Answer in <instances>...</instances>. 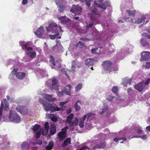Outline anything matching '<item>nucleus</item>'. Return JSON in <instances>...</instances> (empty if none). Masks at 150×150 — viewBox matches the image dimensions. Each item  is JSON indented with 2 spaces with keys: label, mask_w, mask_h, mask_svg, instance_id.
<instances>
[{
  "label": "nucleus",
  "mask_w": 150,
  "mask_h": 150,
  "mask_svg": "<svg viewBox=\"0 0 150 150\" xmlns=\"http://www.w3.org/2000/svg\"><path fill=\"white\" fill-rule=\"evenodd\" d=\"M39 102L42 104V105L44 110L46 111L51 110L52 112L59 111L62 110V108L58 107L55 104H50L47 102H44V101L40 99Z\"/></svg>",
  "instance_id": "obj_1"
},
{
  "label": "nucleus",
  "mask_w": 150,
  "mask_h": 150,
  "mask_svg": "<svg viewBox=\"0 0 150 150\" xmlns=\"http://www.w3.org/2000/svg\"><path fill=\"white\" fill-rule=\"evenodd\" d=\"M103 1V0H96L94 1V4L99 8L104 10H105L107 7L111 6L109 1H105L104 2L102 3Z\"/></svg>",
  "instance_id": "obj_2"
},
{
  "label": "nucleus",
  "mask_w": 150,
  "mask_h": 150,
  "mask_svg": "<svg viewBox=\"0 0 150 150\" xmlns=\"http://www.w3.org/2000/svg\"><path fill=\"white\" fill-rule=\"evenodd\" d=\"M8 118L10 120L16 123H18L21 121L20 117L15 111L13 110H10Z\"/></svg>",
  "instance_id": "obj_3"
},
{
  "label": "nucleus",
  "mask_w": 150,
  "mask_h": 150,
  "mask_svg": "<svg viewBox=\"0 0 150 150\" xmlns=\"http://www.w3.org/2000/svg\"><path fill=\"white\" fill-rule=\"evenodd\" d=\"M124 18L127 22L129 21L131 23L140 24L144 21L145 18V16H143L141 18H138L137 20H136V19L134 18H131L129 17H125Z\"/></svg>",
  "instance_id": "obj_4"
},
{
  "label": "nucleus",
  "mask_w": 150,
  "mask_h": 150,
  "mask_svg": "<svg viewBox=\"0 0 150 150\" xmlns=\"http://www.w3.org/2000/svg\"><path fill=\"white\" fill-rule=\"evenodd\" d=\"M112 63L109 61H105L102 64V66L105 71H109V72L114 70L111 67Z\"/></svg>",
  "instance_id": "obj_5"
},
{
  "label": "nucleus",
  "mask_w": 150,
  "mask_h": 150,
  "mask_svg": "<svg viewBox=\"0 0 150 150\" xmlns=\"http://www.w3.org/2000/svg\"><path fill=\"white\" fill-rule=\"evenodd\" d=\"M101 16L100 12L98 13H92L91 14L90 20L94 23H98L99 22V18Z\"/></svg>",
  "instance_id": "obj_6"
},
{
  "label": "nucleus",
  "mask_w": 150,
  "mask_h": 150,
  "mask_svg": "<svg viewBox=\"0 0 150 150\" xmlns=\"http://www.w3.org/2000/svg\"><path fill=\"white\" fill-rule=\"evenodd\" d=\"M17 111L23 115H26L28 114V110L27 108L25 106L22 105H18L16 108Z\"/></svg>",
  "instance_id": "obj_7"
},
{
  "label": "nucleus",
  "mask_w": 150,
  "mask_h": 150,
  "mask_svg": "<svg viewBox=\"0 0 150 150\" xmlns=\"http://www.w3.org/2000/svg\"><path fill=\"white\" fill-rule=\"evenodd\" d=\"M150 59V52L147 51H144L141 54V60L145 61Z\"/></svg>",
  "instance_id": "obj_8"
},
{
  "label": "nucleus",
  "mask_w": 150,
  "mask_h": 150,
  "mask_svg": "<svg viewBox=\"0 0 150 150\" xmlns=\"http://www.w3.org/2000/svg\"><path fill=\"white\" fill-rule=\"evenodd\" d=\"M71 12L74 13H80L82 11V9L79 5L73 6L72 8L70 9Z\"/></svg>",
  "instance_id": "obj_9"
},
{
  "label": "nucleus",
  "mask_w": 150,
  "mask_h": 150,
  "mask_svg": "<svg viewBox=\"0 0 150 150\" xmlns=\"http://www.w3.org/2000/svg\"><path fill=\"white\" fill-rule=\"evenodd\" d=\"M20 44L22 49L23 50L26 49L27 51L31 50H33L32 47H28L29 45V43L28 42H21Z\"/></svg>",
  "instance_id": "obj_10"
},
{
  "label": "nucleus",
  "mask_w": 150,
  "mask_h": 150,
  "mask_svg": "<svg viewBox=\"0 0 150 150\" xmlns=\"http://www.w3.org/2000/svg\"><path fill=\"white\" fill-rule=\"evenodd\" d=\"M44 31L43 27L41 26L35 32V33L39 37H42Z\"/></svg>",
  "instance_id": "obj_11"
},
{
  "label": "nucleus",
  "mask_w": 150,
  "mask_h": 150,
  "mask_svg": "<svg viewBox=\"0 0 150 150\" xmlns=\"http://www.w3.org/2000/svg\"><path fill=\"white\" fill-rule=\"evenodd\" d=\"M49 124L48 122H46L44 124L45 129L42 132V134L43 135L47 134L48 133L49 129Z\"/></svg>",
  "instance_id": "obj_12"
},
{
  "label": "nucleus",
  "mask_w": 150,
  "mask_h": 150,
  "mask_svg": "<svg viewBox=\"0 0 150 150\" xmlns=\"http://www.w3.org/2000/svg\"><path fill=\"white\" fill-rule=\"evenodd\" d=\"M134 87L139 91H142L144 88L143 84L141 83L134 85Z\"/></svg>",
  "instance_id": "obj_13"
},
{
  "label": "nucleus",
  "mask_w": 150,
  "mask_h": 150,
  "mask_svg": "<svg viewBox=\"0 0 150 150\" xmlns=\"http://www.w3.org/2000/svg\"><path fill=\"white\" fill-rule=\"evenodd\" d=\"M94 60L93 59H89L86 60L85 61V64L89 67L92 66L93 64Z\"/></svg>",
  "instance_id": "obj_14"
},
{
  "label": "nucleus",
  "mask_w": 150,
  "mask_h": 150,
  "mask_svg": "<svg viewBox=\"0 0 150 150\" xmlns=\"http://www.w3.org/2000/svg\"><path fill=\"white\" fill-rule=\"evenodd\" d=\"M57 26V24L54 22H51L49 24L48 27H47L46 29L47 31H50L53 29L54 27H56Z\"/></svg>",
  "instance_id": "obj_15"
},
{
  "label": "nucleus",
  "mask_w": 150,
  "mask_h": 150,
  "mask_svg": "<svg viewBox=\"0 0 150 150\" xmlns=\"http://www.w3.org/2000/svg\"><path fill=\"white\" fill-rule=\"evenodd\" d=\"M25 73L18 72L16 74V76L18 79H23L25 76Z\"/></svg>",
  "instance_id": "obj_16"
},
{
  "label": "nucleus",
  "mask_w": 150,
  "mask_h": 150,
  "mask_svg": "<svg viewBox=\"0 0 150 150\" xmlns=\"http://www.w3.org/2000/svg\"><path fill=\"white\" fill-rule=\"evenodd\" d=\"M74 116V114H71L67 116V119L66 120V122L68 123L70 126L72 122V120Z\"/></svg>",
  "instance_id": "obj_17"
},
{
  "label": "nucleus",
  "mask_w": 150,
  "mask_h": 150,
  "mask_svg": "<svg viewBox=\"0 0 150 150\" xmlns=\"http://www.w3.org/2000/svg\"><path fill=\"white\" fill-rule=\"evenodd\" d=\"M27 54L31 59L35 58L36 55L35 52L34 51L28 52L27 53Z\"/></svg>",
  "instance_id": "obj_18"
},
{
  "label": "nucleus",
  "mask_w": 150,
  "mask_h": 150,
  "mask_svg": "<svg viewBox=\"0 0 150 150\" xmlns=\"http://www.w3.org/2000/svg\"><path fill=\"white\" fill-rule=\"evenodd\" d=\"M56 132V127L54 125H52L51 126L50 129V134L51 135L54 134Z\"/></svg>",
  "instance_id": "obj_19"
},
{
  "label": "nucleus",
  "mask_w": 150,
  "mask_h": 150,
  "mask_svg": "<svg viewBox=\"0 0 150 150\" xmlns=\"http://www.w3.org/2000/svg\"><path fill=\"white\" fill-rule=\"evenodd\" d=\"M126 11L129 16L134 17L135 16L136 10L135 9L133 11L127 10Z\"/></svg>",
  "instance_id": "obj_20"
},
{
  "label": "nucleus",
  "mask_w": 150,
  "mask_h": 150,
  "mask_svg": "<svg viewBox=\"0 0 150 150\" xmlns=\"http://www.w3.org/2000/svg\"><path fill=\"white\" fill-rule=\"evenodd\" d=\"M71 139L68 138L66 139L62 144V146L63 147H65L67 146L68 144H71Z\"/></svg>",
  "instance_id": "obj_21"
},
{
  "label": "nucleus",
  "mask_w": 150,
  "mask_h": 150,
  "mask_svg": "<svg viewBox=\"0 0 150 150\" xmlns=\"http://www.w3.org/2000/svg\"><path fill=\"white\" fill-rule=\"evenodd\" d=\"M52 96L51 95L46 94L45 96V99L49 101H54L56 100V99L52 98Z\"/></svg>",
  "instance_id": "obj_22"
},
{
  "label": "nucleus",
  "mask_w": 150,
  "mask_h": 150,
  "mask_svg": "<svg viewBox=\"0 0 150 150\" xmlns=\"http://www.w3.org/2000/svg\"><path fill=\"white\" fill-rule=\"evenodd\" d=\"M105 146V142L100 143L95 145L93 147V149H95L96 148H100L104 147Z\"/></svg>",
  "instance_id": "obj_23"
},
{
  "label": "nucleus",
  "mask_w": 150,
  "mask_h": 150,
  "mask_svg": "<svg viewBox=\"0 0 150 150\" xmlns=\"http://www.w3.org/2000/svg\"><path fill=\"white\" fill-rule=\"evenodd\" d=\"M71 88V86L69 84L68 85L65 87L64 91H65L67 94L68 95H70V94Z\"/></svg>",
  "instance_id": "obj_24"
},
{
  "label": "nucleus",
  "mask_w": 150,
  "mask_h": 150,
  "mask_svg": "<svg viewBox=\"0 0 150 150\" xmlns=\"http://www.w3.org/2000/svg\"><path fill=\"white\" fill-rule=\"evenodd\" d=\"M58 136L59 139L62 140L64 139L66 137V134L63 133L61 132H60L58 134Z\"/></svg>",
  "instance_id": "obj_25"
},
{
  "label": "nucleus",
  "mask_w": 150,
  "mask_h": 150,
  "mask_svg": "<svg viewBox=\"0 0 150 150\" xmlns=\"http://www.w3.org/2000/svg\"><path fill=\"white\" fill-rule=\"evenodd\" d=\"M81 105V102L80 101H78L75 103L74 105V107L76 111L79 110L80 109V105Z\"/></svg>",
  "instance_id": "obj_26"
},
{
  "label": "nucleus",
  "mask_w": 150,
  "mask_h": 150,
  "mask_svg": "<svg viewBox=\"0 0 150 150\" xmlns=\"http://www.w3.org/2000/svg\"><path fill=\"white\" fill-rule=\"evenodd\" d=\"M54 143L53 142H50L47 146L46 147V150H51L53 147Z\"/></svg>",
  "instance_id": "obj_27"
},
{
  "label": "nucleus",
  "mask_w": 150,
  "mask_h": 150,
  "mask_svg": "<svg viewBox=\"0 0 150 150\" xmlns=\"http://www.w3.org/2000/svg\"><path fill=\"white\" fill-rule=\"evenodd\" d=\"M141 127H135L134 129L136 133H137L138 134L140 133H143V130L141 129Z\"/></svg>",
  "instance_id": "obj_28"
},
{
  "label": "nucleus",
  "mask_w": 150,
  "mask_h": 150,
  "mask_svg": "<svg viewBox=\"0 0 150 150\" xmlns=\"http://www.w3.org/2000/svg\"><path fill=\"white\" fill-rule=\"evenodd\" d=\"M78 120L77 118H76L72 122L70 126H73V125L76 126L78 125Z\"/></svg>",
  "instance_id": "obj_29"
},
{
  "label": "nucleus",
  "mask_w": 150,
  "mask_h": 150,
  "mask_svg": "<svg viewBox=\"0 0 150 150\" xmlns=\"http://www.w3.org/2000/svg\"><path fill=\"white\" fill-rule=\"evenodd\" d=\"M90 11L92 12L93 13H98L100 12L98 11L95 6H92L90 7Z\"/></svg>",
  "instance_id": "obj_30"
},
{
  "label": "nucleus",
  "mask_w": 150,
  "mask_h": 150,
  "mask_svg": "<svg viewBox=\"0 0 150 150\" xmlns=\"http://www.w3.org/2000/svg\"><path fill=\"white\" fill-rule=\"evenodd\" d=\"M4 101L5 104L4 109L5 110L7 111L8 109L9 103L6 100V99H5L4 100Z\"/></svg>",
  "instance_id": "obj_31"
},
{
  "label": "nucleus",
  "mask_w": 150,
  "mask_h": 150,
  "mask_svg": "<svg viewBox=\"0 0 150 150\" xmlns=\"http://www.w3.org/2000/svg\"><path fill=\"white\" fill-rule=\"evenodd\" d=\"M82 83H79L75 87V91H79L82 88Z\"/></svg>",
  "instance_id": "obj_32"
},
{
  "label": "nucleus",
  "mask_w": 150,
  "mask_h": 150,
  "mask_svg": "<svg viewBox=\"0 0 150 150\" xmlns=\"http://www.w3.org/2000/svg\"><path fill=\"white\" fill-rule=\"evenodd\" d=\"M140 42L142 45L144 46H146L149 45V43L144 40L143 39H141Z\"/></svg>",
  "instance_id": "obj_33"
},
{
  "label": "nucleus",
  "mask_w": 150,
  "mask_h": 150,
  "mask_svg": "<svg viewBox=\"0 0 150 150\" xmlns=\"http://www.w3.org/2000/svg\"><path fill=\"white\" fill-rule=\"evenodd\" d=\"M28 145L29 144L27 143L23 142L21 145V148L22 149H28Z\"/></svg>",
  "instance_id": "obj_34"
},
{
  "label": "nucleus",
  "mask_w": 150,
  "mask_h": 150,
  "mask_svg": "<svg viewBox=\"0 0 150 150\" xmlns=\"http://www.w3.org/2000/svg\"><path fill=\"white\" fill-rule=\"evenodd\" d=\"M50 117L51 120L53 122H56L57 121V118L54 115H51Z\"/></svg>",
  "instance_id": "obj_35"
},
{
  "label": "nucleus",
  "mask_w": 150,
  "mask_h": 150,
  "mask_svg": "<svg viewBox=\"0 0 150 150\" xmlns=\"http://www.w3.org/2000/svg\"><path fill=\"white\" fill-rule=\"evenodd\" d=\"M86 23H87V25L86 26V30H88L89 28H91L93 26V23H91L88 24L87 22H86Z\"/></svg>",
  "instance_id": "obj_36"
},
{
  "label": "nucleus",
  "mask_w": 150,
  "mask_h": 150,
  "mask_svg": "<svg viewBox=\"0 0 150 150\" xmlns=\"http://www.w3.org/2000/svg\"><path fill=\"white\" fill-rule=\"evenodd\" d=\"M40 127V125L37 124H35L34 126H33V130L35 132V131H37Z\"/></svg>",
  "instance_id": "obj_37"
},
{
  "label": "nucleus",
  "mask_w": 150,
  "mask_h": 150,
  "mask_svg": "<svg viewBox=\"0 0 150 150\" xmlns=\"http://www.w3.org/2000/svg\"><path fill=\"white\" fill-rule=\"evenodd\" d=\"M64 90L62 89L60 91H59L57 93V94L59 97L62 96L64 95Z\"/></svg>",
  "instance_id": "obj_38"
},
{
  "label": "nucleus",
  "mask_w": 150,
  "mask_h": 150,
  "mask_svg": "<svg viewBox=\"0 0 150 150\" xmlns=\"http://www.w3.org/2000/svg\"><path fill=\"white\" fill-rule=\"evenodd\" d=\"M146 137H147V136L146 135L144 134L143 135L140 136H134L133 137H132V138H140L142 139H145L146 138Z\"/></svg>",
  "instance_id": "obj_39"
},
{
  "label": "nucleus",
  "mask_w": 150,
  "mask_h": 150,
  "mask_svg": "<svg viewBox=\"0 0 150 150\" xmlns=\"http://www.w3.org/2000/svg\"><path fill=\"white\" fill-rule=\"evenodd\" d=\"M84 121L82 120H81L80 119H79V126L81 128H82L83 127L84 125Z\"/></svg>",
  "instance_id": "obj_40"
},
{
  "label": "nucleus",
  "mask_w": 150,
  "mask_h": 150,
  "mask_svg": "<svg viewBox=\"0 0 150 150\" xmlns=\"http://www.w3.org/2000/svg\"><path fill=\"white\" fill-rule=\"evenodd\" d=\"M125 140L126 141V138L125 137H124V138H120V137H119V138H115L114 139V140L115 142H118L119 140Z\"/></svg>",
  "instance_id": "obj_41"
},
{
  "label": "nucleus",
  "mask_w": 150,
  "mask_h": 150,
  "mask_svg": "<svg viewBox=\"0 0 150 150\" xmlns=\"http://www.w3.org/2000/svg\"><path fill=\"white\" fill-rule=\"evenodd\" d=\"M118 91V88L116 86H114L112 89V91L117 94V93Z\"/></svg>",
  "instance_id": "obj_42"
},
{
  "label": "nucleus",
  "mask_w": 150,
  "mask_h": 150,
  "mask_svg": "<svg viewBox=\"0 0 150 150\" xmlns=\"http://www.w3.org/2000/svg\"><path fill=\"white\" fill-rule=\"evenodd\" d=\"M52 85L54 86L57 83V80L54 77L53 78L52 80Z\"/></svg>",
  "instance_id": "obj_43"
},
{
  "label": "nucleus",
  "mask_w": 150,
  "mask_h": 150,
  "mask_svg": "<svg viewBox=\"0 0 150 150\" xmlns=\"http://www.w3.org/2000/svg\"><path fill=\"white\" fill-rule=\"evenodd\" d=\"M69 127L67 126L65 127L64 128L62 129L61 132H62L63 133H64L66 134H67V129H68Z\"/></svg>",
  "instance_id": "obj_44"
},
{
  "label": "nucleus",
  "mask_w": 150,
  "mask_h": 150,
  "mask_svg": "<svg viewBox=\"0 0 150 150\" xmlns=\"http://www.w3.org/2000/svg\"><path fill=\"white\" fill-rule=\"evenodd\" d=\"M114 98V97L112 96L111 95H109L106 99L109 101H112Z\"/></svg>",
  "instance_id": "obj_45"
},
{
  "label": "nucleus",
  "mask_w": 150,
  "mask_h": 150,
  "mask_svg": "<svg viewBox=\"0 0 150 150\" xmlns=\"http://www.w3.org/2000/svg\"><path fill=\"white\" fill-rule=\"evenodd\" d=\"M64 9V6H59V8H58V10L60 12L63 11Z\"/></svg>",
  "instance_id": "obj_46"
},
{
  "label": "nucleus",
  "mask_w": 150,
  "mask_h": 150,
  "mask_svg": "<svg viewBox=\"0 0 150 150\" xmlns=\"http://www.w3.org/2000/svg\"><path fill=\"white\" fill-rule=\"evenodd\" d=\"M41 131H39L35 135V137L36 138H39L41 135Z\"/></svg>",
  "instance_id": "obj_47"
},
{
  "label": "nucleus",
  "mask_w": 150,
  "mask_h": 150,
  "mask_svg": "<svg viewBox=\"0 0 150 150\" xmlns=\"http://www.w3.org/2000/svg\"><path fill=\"white\" fill-rule=\"evenodd\" d=\"M146 69H148L150 68V62H146L144 65Z\"/></svg>",
  "instance_id": "obj_48"
},
{
  "label": "nucleus",
  "mask_w": 150,
  "mask_h": 150,
  "mask_svg": "<svg viewBox=\"0 0 150 150\" xmlns=\"http://www.w3.org/2000/svg\"><path fill=\"white\" fill-rule=\"evenodd\" d=\"M142 36L146 37L149 39H150V35H148L146 33H144L142 34Z\"/></svg>",
  "instance_id": "obj_49"
},
{
  "label": "nucleus",
  "mask_w": 150,
  "mask_h": 150,
  "mask_svg": "<svg viewBox=\"0 0 150 150\" xmlns=\"http://www.w3.org/2000/svg\"><path fill=\"white\" fill-rule=\"evenodd\" d=\"M90 0H86V4L87 6L88 7H90L91 3H90Z\"/></svg>",
  "instance_id": "obj_50"
},
{
  "label": "nucleus",
  "mask_w": 150,
  "mask_h": 150,
  "mask_svg": "<svg viewBox=\"0 0 150 150\" xmlns=\"http://www.w3.org/2000/svg\"><path fill=\"white\" fill-rule=\"evenodd\" d=\"M87 115V120L89 119V117L93 115H95L94 114H93V113H88Z\"/></svg>",
  "instance_id": "obj_51"
},
{
  "label": "nucleus",
  "mask_w": 150,
  "mask_h": 150,
  "mask_svg": "<svg viewBox=\"0 0 150 150\" xmlns=\"http://www.w3.org/2000/svg\"><path fill=\"white\" fill-rule=\"evenodd\" d=\"M66 17V16H62L60 17H59L58 18V19L60 20L61 21V22L64 19H65V18Z\"/></svg>",
  "instance_id": "obj_52"
},
{
  "label": "nucleus",
  "mask_w": 150,
  "mask_h": 150,
  "mask_svg": "<svg viewBox=\"0 0 150 150\" xmlns=\"http://www.w3.org/2000/svg\"><path fill=\"white\" fill-rule=\"evenodd\" d=\"M79 44L80 45L81 47H83L85 46V44L83 42L81 41H79Z\"/></svg>",
  "instance_id": "obj_53"
},
{
  "label": "nucleus",
  "mask_w": 150,
  "mask_h": 150,
  "mask_svg": "<svg viewBox=\"0 0 150 150\" xmlns=\"http://www.w3.org/2000/svg\"><path fill=\"white\" fill-rule=\"evenodd\" d=\"M108 109V108H105L103 109L102 110V112L100 113V114H103Z\"/></svg>",
  "instance_id": "obj_54"
},
{
  "label": "nucleus",
  "mask_w": 150,
  "mask_h": 150,
  "mask_svg": "<svg viewBox=\"0 0 150 150\" xmlns=\"http://www.w3.org/2000/svg\"><path fill=\"white\" fill-rule=\"evenodd\" d=\"M88 149H89V147L88 146H85L81 147L79 150H84Z\"/></svg>",
  "instance_id": "obj_55"
},
{
  "label": "nucleus",
  "mask_w": 150,
  "mask_h": 150,
  "mask_svg": "<svg viewBox=\"0 0 150 150\" xmlns=\"http://www.w3.org/2000/svg\"><path fill=\"white\" fill-rule=\"evenodd\" d=\"M18 71V69H17L14 68L12 71V73L14 74H16V73H17V72Z\"/></svg>",
  "instance_id": "obj_56"
},
{
  "label": "nucleus",
  "mask_w": 150,
  "mask_h": 150,
  "mask_svg": "<svg viewBox=\"0 0 150 150\" xmlns=\"http://www.w3.org/2000/svg\"><path fill=\"white\" fill-rule=\"evenodd\" d=\"M150 82V78L148 79L145 82L144 84L145 85H148Z\"/></svg>",
  "instance_id": "obj_57"
},
{
  "label": "nucleus",
  "mask_w": 150,
  "mask_h": 150,
  "mask_svg": "<svg viewBox=\"0 0 150 150\" xmlns=\"http://www.w3.org/2000/svg\"><path fill=\"white\" fill-rule=\"evenodd\" d=\"M28 3V0H23L22 4L23 5H25L27 4Z\"/></svg>",
  "instance_id": "obj_58"
},
{
  "label": "nucleus",
  "mask_w": 150,
  "mask_h": 150,
  "mask_svg": "<svg viewBox=\"0 0 150 150\" xmlns=\"http://www.w3.org/2000/svg\"><path fill=\"white\" fill-rule=\"evenodd\" d=\"M52 33H54L56 35L58 36L59 35V32L57 30H56L55 31H52Z\"/></svg>",
  "instance_id": "obj_59"
},
{
  "label": "nucleus",
  "mask_w": 150,
  "mask_h": 150,
  "mask_svg": "<svg viewBox=\"0 0 150 150\" xmlns=\"http://www.w3.org/2000/svg\"><path fill=\"white\" fill-rule=\"evenodd\" d=\"M57 35H50V38L52 39H54L57 38Z\"/></svg>",
  "instance_id": "obj_60"
},
{
  "label": "nucleus",
  "mask_w": 150,
  "mask_h": 150,
  "mask_svg": "<svg viewBox=\"0 0 150 150\" xmlns=\"http://www.w3.org/2000/svg\"><path fill=\"white\" fill-rule=\"evenodd\" d=\"M81 40H83V41H85L86 40H88V39L86 38H81L80 39Z\"/></svg>",
  "instance_id": "obj_61"
},
{
  "label": "nucleus",
  "mask_w": 150,
  "mask_h": 150,
  "mask_svg": "<svg viewBox=\"0 0 150 150\" xmlns=\"http://www.w3.org/2000/svg\"><path fill=\"white\" fill-rule=\"evenodd\" d=\"M71 112V108H69L67 109V114H69Z\"/></svg>",
  "instance_id": "obj_62"
},
{
  "label": "nucleus",
  "mask_w": 150,
  "mask_h": 150,
  "mask_svg": "<svg viewBox=\"0 0 150 150\" xmlns=\"http://www.w3.org/2000/svg\"><path fill=\"white\" fill-rule=\"evenodd\" d=\"M131 79H129L126 81V82L127 83H128L129 85H130L131 84Z\"/></svg>",
  "instance_id": "obj_63"
},
{
  "label": "nucleus",
  "mask_w": 150,
  "mask_h": 150,
  "mask_svg": "<svg viewBox=\"0 0 150 150\" xmlns=\"http://www.w3.org/2000/svg\"><path fill=\"white\" fill-rule=\"evenodd\" d=\"M66 103L65 102H61L59 103V105L60 106H63Z\"/></svg>",
  "instance_id": "obj_64"
}]
</instances>
